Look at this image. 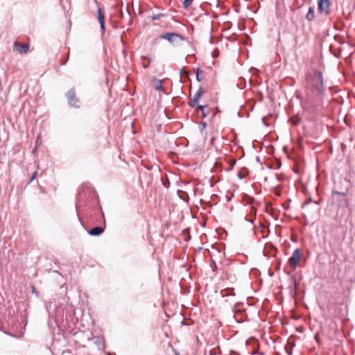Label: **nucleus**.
Wrapping results in <instances>:
<instances>
[{"mask_svg": "<svg viewBox=\"0 0 355 355\" xmlns=\"http://www.w3.org/2000/svg\"><path fill=\"white\" fill-rule=\"evenodd\" d=\"M309 83L311 88L316 91L319 94H324V85L322 73L320 71H315L313 74L307 77Z\"/></svg>", "mask_w": 355, "mask_h": 355, "instance_id": "1", "label": "nucleus"}, {"mask_svg": "<svg viewBox=\"0 0 355 355\" xmlns=\"http://www.w3.org/2000/svg\"><path fill=\"white\" fill-rule=\"evenodd\" d=\"M160 39L166 40L174 45H178L181 42L184 41V37L180 34L175 33H165L159 35Z\"/></svg>", "mask_w": 355, "mask_h": 355, "instance_id": "2", "label": "nucleus"}, {"mask_svg": "<svg viewBox=\"0 0 355 355\" xmlns=\"http://www.w3.org/2000/svg\"><path fill=\"white\" fill-rule=\"evenodd\" d=\"M301 259V252L299 248H297L293 252L291 257L288 259V263L293 268H296Z\"/></svg>", "mask_w": 355, "mask_h": 355, "instance_id": "3", "label": "nucleus"}, {"mask_svg": "<svg viewBox=\"0 0 355 355\" xmlns=\"http://www.w3.org/2000/svg\"><path fill=\"white\" fill-rule=\"evenodd\" d=\"M67 98L70 105L75 107H79V105H78L79 100L76 96V91L74 88H71L68 91L67 93Z\"/></svg>", "mask_w": 355, "mask_h": 355, "instance_id": "4", "label": "nucleus"}, {"mask_svg": "<svg viewBox=\"0 0 355 355\" xmlns=\"http://www.w3.org/2000/svg\"><path fill=\"white\" fill-rule=\"evenodd\" d=\"M318 10L322 14L328 15L329 12L330 1L318 0Z\"/></svg>", "mask_w": 355, "mask_h": 355, "instance_id": "5", "label": "nucleus"}, {"mask_svg": "<svg viewBox=\"0 0 355 355\" xmlns=\"http://www.w3.org/2000/svg\"><path fill=\"white\" fill-rule=\"evenodd\" d=\"M333 198L334 199H336V196L338 197H340V198L338 200L339 207H345L348 205V200L345 198V193L344 192H340V191H333Z\"/></svg>", "mask_w": 355, "mask_h": 355, "instance_id": "6", "label": "nucleus"}, {"mask_svg": "<svg viewBox=\"0 0 355 355\" xmlns=\"http://www.w3.org/2000/svg\"><path fill=\"white\" fill-rule=\"evenodd\" d=\"M97 13H98V20L100 24L101 31L103 33H104L105 29V15H104L103 10L101 9V8H98Z\"/></svg>", "mask_w": 355, "mask_h": 355, "instance_id": "7", "label": "nucleus"}, {"mask_svg": "<svg viewBox=\"0 0 355 355\" xmlns=\"http://www.w3.org/2000/svg\"><path fill=\"white\" fill-rule=\"evenodd\" d=\"M14 49L17 50L19 53L23 54L26 53L28 51V44H21L18 42H15L13 44Z\"/></svg>", "mask_w": 355, "mask_h": 355, "instance_id": "8", "label": "nucleus"}, {"mask_svg": "<svg viewBox=\"0 0 355 355\" xmlns=\"http://www.w3.org/2000/svg\"><path fill=\"white\" fill-rule=\"evenodd\" d=\"M103 232V228H102L101 227H99V226H97V227H95L92 229H91L89 232H88V234L91 236H99L100 234H101Z\"/></svg>", "mask_w": 355, "mask_h": 355, "instance_id": "9", "label": "nucleus"}, {"mask_svg": "<svg viewBox=\"0 0 355 355\" xmlns=\"http://www.w3.org/2000/svg\"><path fill=\"white\" fill-rule=\"evenodd\" d=\"M200 97H201V96H200L199 94H197L196 92V94H194L193 98L189 102V106L196 107V105H199L198 103H199V100H200Z\"/></svg>", "mask_w": 355, "mask_h": 355, "instance_id": "10", "label": "nucleus"}, {"mask_svg": "<svg viewBox=\"0 0 355 355\" xmlns=\"http://www.w3.org/2000/svg\"><path fill=\"white\" fill-rule=\"evenodd\" d=\"M314 6H310L309 8V11L306 15V19L308 21H312L314 19Z\"/></svg>", "mask_w": 355, "mask_h": 355, "instance_id": "11", "label": "nucleus"}, {"mask_svg": "<svg viewBox=\"0 0 355 355\" xmlns=\"http://www.w3.org/2000/svg\"><path fill=\"white\" fill-rule=\"evenodd\" d=\"M196 107L202 111V118H205L208 115L207 110H209V107L207 105H198Z\"/></svg>", "mask_w": 355, "mask_h": 355, "instance_id": "12", "label": "nucleus"}, {"mask_svg": "<svg viewBox=\"0 0 355 355\" xmlns=\"http://www.w3.org/2000/svg\"><path fill=\"white\" fill-rule=\"evenodd\" d=\"M196 80L201 81L203 79L204 71L199 68L196 69Z\"/></svg>", "mask_w": 355, "mask_h": 355, "instance_id": "13", "label": "nucleus"}, {"mask_svg": "<svg viewBox=\"0 0 355 355\" xmlns=\"http://www.w3.org/2000/svg\"><path fill=\"white\" fill-rule=\"evenodd\" d=\"M155 88L157 91L163 90V87H162V81L157 80L156 81V84L155 85Z\"/></svg>", "mask_w": 355, "mask_h": 355, "instance_id": "14", "label": "nucleus"}, {"mask_svg": "<svg viewBox=\"0 0 355 355\" xmlns=\"http://www.w3.org/2000/svg\"><path fill=\"white\" fill-rule=\"evenodd\" d=\"M193 2V0H184L183 1V7L184 8H189Z\"/></svg>", "mask_w": 355, "mask_h": 355, "instance_id": "15", "label": "nucleus"}, {"mask_svg": "<svg viewBox=\"0 0 355 355\" xmlns=\"http://www.w3.org/2000/svg\"><path fill=\"white\" fill-rule=\"evenodd\" d=\"M141 59H144V60H147L148 61V63L150 62L151 60L149 57H146V56H141ZM143 67L146 69L149 67V64H142Z\"/></svg>", "mask_w": 355, "mask_h": 355, "instance_id": "16", "label": "nucleus"}, {"mask_svg": "<svg viewBox=\"0 0 355 355\" xmlns=\"http://www.w3.org/2000/svg\"><path fill=\"white\" fill-rule=\"evenodd\" d=\"M196 93L199 94V95L202 96V95L205 93V91L202 87H200L196 92Z\"/></svg>", "mask_w": 355, "mask_h": 355, "instance_id": "17", "label": "nucleus"}, {"mask_svg": "<svg viewBox=\"0 0 355 355\" xmlns=\"http://www.w3.org/2000/svg\"><path fill=\"white\" fill-rule=\"evenodd\" d=\"M31 289H32V293H34L36 295V297H38L39 294H38L37 291H36L35 287L34 286H32Z\"/></svg>", "mask_w": 355, "mask_h": 355, "instance_id": "18", "label": "nucleus"}, {"mask_svg": "<svg viewBox=\"0 0 355 355\" xmlns=\"http://www.w3.org/2000/svg\"><path fill=\"white\" fill-rule=\"evenodd\" d=\"M206 125H207V124H206L205 122H201L200 123V127H201L202 130L205 129L206 128Z\"/></svg>", "mask_w": 355, "mask_h": 355, "instance_id": "19", "label": "nucleus"}, {"mask_svg": "<svg viewBox=\"0 0 355 355\" xmlns=\"http://www.w3.org/2000/svg\"><path fill=\"white\" fill-rule=\"evenodd\" d=\"M36 175H37V172H35L31 178L30 182H32L36 178Z\"/></svg>", "mask_w": 355, "mask_h": 355, "instance_id": "20", "label": "nucleus"}, {"mask_svg": "<svg viewBox=\"0 0 355 355\" xmlns=\"http://www.w3.org/2000/svg\"><path fill=\"white\" fill-rule=\"evenodd\" d=\"M158 19V17H157V16H156V15H155V16L152 17V19H153V20H155V19Z\"/></svg>", "mask_w": 355, "mask_h": 355, "instance_id": "21", "label": "nucleus"}, {"mask_svg": "<svg viewBox=\"0 0 355 355\" xmlns=\"http://www.w3.org/2000/svg\"><path fill=\"white\" fill-rule=\"evenodd\" d=\"M248 221H249L250 223H253L254 220H253L252 218H251V219L248 220Z\"/></svg>", "mask_w": 355, "mask_h": 355, "instance_id": "22", "label": "nucleus"}, {"mask_svg": "<svg viewBox=\"0 0 355 355\" xmlns=\"http://www.w3.org/2000/svg\"><path fill=\"white\" fill-rule=\"evenodd\" d=\"M238 176L240 179L243 178L242 175L240 173L238 174Z\"/></svg>", "mask_w": 355, "mask_h": 355, "instance_id": "23", "label": "nucleus"}, {"mask_svg": "<svg viewBox=\"0 0 355 355\" xmlns=\"http://www.w3.org/2000/svg\"><path fill=\"white\" fill-rule=\"evenodd\" d=\"M256 210L254 211V217L256 215V213H255Z\"/></svg>", "mask_w": 355, "mask_h": 355, "instance_id": "24", "label": "nucleus"}]
</instances>
